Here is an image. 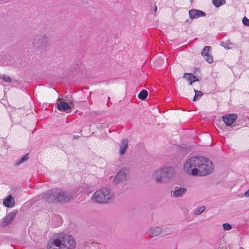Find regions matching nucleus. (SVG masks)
Listing matches in <instances>:
<instances>
[{
  "mask_svg": "<svg viewBox=\"0 0 249 249\" xmlns=\"http://www.w3.org/2000/svg\"><path fill=\"white\" fill-rule=\"evenodd\" d=\"M128 148V140L126 139H124L122 141L120 145L119 154L121 155H124Z\"/></svg>",
  "mask_w": 249,
  "mask_h": 249,
  "instance_id": "18",
  "label": "nucleus"
},
{
  "mask_svg": "<svg viewBox=\"0 0 249 249\" xmlns=\"http://www.w3.org/2000/svg\"><path fill=\"white\" fill-rule=\"evenodd\" d=\"M39 196L48 202L55 201L66 202L72 199L71 194L58 189L49 190L46 193L42 194Z\"/></svg>",
  "mask_w": 249,
  "mask_h": 249,
  "instance_id": "1",
  "label": "nucleus"
},
{
  "mask_svg": "<svg viewBox=\"0 0 249 249\" xmlns=\"http://www.w3.org/2000/svg\"><path fill=\"white\" fill-rule=\"evenodd\" d=\"M147 95V91L145 89H143L138 94V97L142 100H144L146 98Z\"/></svg>",
  "mask_w": 249,
  "mask_h": 249,
  "instance_id": "21",
  "label": "nucleus"
},
{
  "mask_svg": "<svg viewBox=\"0 0 249 249\" xmlns=\"http://www.w3.org/2000/svg\"><path fill=\"white\" fill-rule=\"evenodd\" d=\"M16 215V213L14 212L10 213L6 216H5L2 220L1 226L5 227L9 224L12 221L14 220Z\"/></svg>",
  "mask_w": 249,
  "mask_h": 249,
  "instance_id": "14",
  "label": "nucleus"
},
{
  "mask_svg": "<svg viewBox=\"0 0 249 249\" xmlns=\"http://www.w3.org/2000/svg\"><path fill=\"white\" fill-rule=\"evenodd\" d=\"M245 196L247 197H249V189L245 193Z\"/></svg>",
  "mask_w": 249,
  "mask_h": 249,
  "instance_id": "32",
  "label": "nucleus"
},
{
  "mask_svg": "<svg viewBox=\"0 0 249 249\" xmlns=\"http://www.w3.org/2000/svg\"><path fill=\"white\" fill-rule=\"evenodd\" d=\"M114 197L111 190L105 188L96 191L92 195L91 200L96 203H106L113 200Z\"/></svg>",
  "mask_w": 249,
  "mask_h": 249,
  "instance_id": "2",
  "label": "nucleus"
},
{
  "mask_svg": "<svg viewBox=\"0 0 249 249\" xmlns=\"http://www.w3.org/2000/svg\"><path fill=\"white\" fill-rule=\"evenodd\" d=\"M243 24L246 26H249V19L244 17L242 19Z\"/></svg>",
  "mask_w": 249,
  "mask_h": 249,
  "instance_id": "30",
  "label": "nucleus"
},
{
  "mask_svg": "<svg viewBox=\"0 0 249 249\" xmlns=\"http://www.w3.org/2000/svg\"><path fill=\"white\" fill-rule=\"evenodd\" d=\"M75 241L71 235L65 234L63 236V249H74Z\"/></svg>",
  "mask_w": 249,
  "mask_h": 249,
  "instance_id": "6",
  "label": "nucleus"
},
{
  "mask_svg": "<svg viewBox=\"0 0 249 249\" xmlns=\"http://www.w3.org/2000/svg\"><path fill=\"white\" fill-rule=\"evenodd\" d=\"M192 77V81H191V82L190 83V85H192V83L194 82L198 81V79L196 76H195L193 74V76Z\"/></svg>",
  "mask_w": 249,
  "mask_h": 249,
  "instance_id": "31",
  "label": "nucleus"
},
{
  "mask_svg": "<svg viewBox=\"0 0 249 249\" xmlns=\"http://www.w3.org/2000/svg\"><path fill=\"white\" fill-rule=\"evenodd\" d=\"M189 17L191 18H197L206 16L205 13L202 11L197 9H191L189 11Z\"/></svg>",
  "mask_w": 249,
  "mask_h": 249,
  "instance_id": "12",
  "label": "nucleus"
},
{
  "mask_svg": "<svg viewBox=\"0 0 249 249\" xmlns=\"http://www.w3.org/2000/svg\"><path fill=\"white\" fill-rule=\"evenodd\" d=\"M194 91L195 92V95L194 97L193 101H195L197 100L198 98H200L202 96L203 93L201 91H197L196 89H195Z\"/></svg>",
  "mask_w": 249,
  "mask_h": 249,
  "instance_id": "24",
  "label": "nucleus"
},
{
  "mask_svg": "<svg viewBox=\"0 0 249 249\" xmlns=\"http://www.w3.org/2000/svg\"><path fill=\"white\" fill-rule=\"evenodd\" d=\"M193 76V74L191 73H186L184 74V76L183 77L184 78H185L186 79H187V80H188V81L190 82V83L191 82V81H192V77Z\"/></svg>",
  "mask_w": 249,
  "mask_h": 249,
  "instance_id": "28",
  "label": "nucleus"
},
{
  "mask_svg": "<svg viewBox=\"0 0 249 249\" xmlns=\"http://www.w3.org/2000/svg\"><path fill=\"white\" fill-rule=\"evenodd\" d=\"M157 9H158L157 6L156 5L155 6L154 10L155 13H156L157 12Z\"/></svg>",
  "mask_w": 249,
  "mask_h": 249,
  "instance_id": "33",
  "label": "nucleus"
},
{
  "mask_svg": "<svg viewBox=\"0 0 249 249\" xmlns=\"http://www.w3.org/2000/svg\"><path fill=\"white\" fill-rule=\"evenodd\" d=\"M162 233L163 235H167L173 234V231L171 227H170L169 228H167L162 230Z\"/></svg>",
  "mask_w": 249,
  "mask_h": 249,
  "instance_id": "23",
  "label": "nucleus"
},
{
  "mask_svg": "<svg viewBox=\"0 0 249 249\" xmlns=\"http://www.w3.org/2000/svg\"><path fill=\"white\" fill-rule=\"evenodd\" d=\"M237 116L235 114H228L223 117V121L228 126L231 125L237 119Z\"/></svg>",
  "mask_w": 249,
  "mask_h": 249,
  "instance_id": "10",
  "label": "nucleus"
},
{
  "mask_svg": "<svg viewBox=\"0 0 249 249\" xmlns=\"http://www.w3.org/2000/svg\"><path fill=\"white\" fill-rule=\"evenodd\" d=\"M202 157L197 156L193 157L189 159L184 163V171L189 174L193 176L198 175V168L200 163H202Z\"/></svg>",
  "mask_w": 249,
  "mask_h": 249,
  "instance_id": "3",
  "label": "nucleus"
},
{
  "mask_svg": "<svg viewBox=\"0 0 249 249\" xmlns=\"http://www.w3.org/2000/svg\"><path fill=\"white\" fill-rule=\"evenodd\" d=\"M164 173L162 168L157 170L153 174V178L157 182H165V179L164 178Z\"/></svg>",
  "mask_w": 249,
  "mask_h": 249,
  "instance_id": "11",
  "label": "nucleus"
},
{
  "mask_svg": "<svg viewBox=\"0 0 249 249\" xmlns=\"http://www.w3.org/2000/svg\"><path fill=\"white\" fill-rule=\"evenodd\" d=\"M222 226L224 230L229 231L232 228L231 226L228 223L223 224Z\"/></svg>",
  "mask_w": 249,
  "mask_h": 249,
  "instance_id": "29",
  "label": "nucleus"
},
{
  "mask_svg": "<svg viewBox=\"0 0 249 249\" xmlns=\"http://www.w3.org/2000/svg\"><path fill=\"white\" fill-rule=\"evenodd\" d=\"M127 170L125 168H122L114 178L113 181L114 184H118L126 180Z\"/></svg>",
  "mask_w": 249,
  "mask_h": 249,
  "instance_id": "7",
  "label": "nucleus"
},
{
  "mask_svg": "<svg viewBox=\"0 0 249 249\" xmlns=\"http://www.w3.org/2000/svg\"><path fill=\"white\" fill-rule=\"evenodd\" d=\"M163 173H164V178H165V181L167 179L171 178L175 173L174 169L172 167H166L162 168Z\"/></svg>",
  "mask_w": 249,
  "mask_h": 249,
  "instance_id": "13",
  "label": "nucleus"
},
{
  "mask_svg": "<svg viewBox=\"0 0 249 249\" xmlns=\"http://www.w3.org/2000/svg\"><path fill=\"white\" fill-rule=\"evenodd\" d=\"M202 163H200L198 168V175L203 176L209 174L213 170V163L208 159L204 157L202 159Z\"/></svg>",
  "mask_w": 249,
  "mask_h": 249,
  "instance_id": "4",
  "label": "nucleus"
},
{
  "mask_svg": "<svg viewBox=\"0 0 249 249\" xmlns=\"http://www.w3.org/2000/svg\"><path fill=\"white\" fill-rule=\"evenodd\" d=\"M50 241L52 242L53 246L56 247H58V249H62L63 244V236L61 235L59 237H56L52 239H50Z\"/></svg>",
  "mask_w": 249,
  "mask_h": 249,
  "instance_id": "16",
  "label": "nucleus"
},
{
  "mask_svg": "<svg viewBox=\"0 0 249 249\" xmlns=\"http://www.w3.org/2000/svg\"><path fill=\"white\" fill-rule=\"evenodd\" d=\"M3 205L8 208L13 207L15 205V201L11 195L8 196L3 201Z\"/></svg>",
  "mask_w": 249,
  "mask_h": 249,
  "instance_id": "17",
  "label": "nucleus"
},
{
  "mask_svg": "<svg viewBox=\"0 0 249 249\" xmlns=\"http://www.w3.org/2000/svg\"><path fill=\"white\" fill-rule=\"evenodd\" d=\"M213 4L216 7H219L225 3V0H213Z\"/></svg>",
  "mask_w": 249,
  "mask_h": 249,
  "instance_id": "22",
  "label": "nucleus"
},
{
  "mask_svg": "<svg viewBox=\"0 0 249 249\" xmlns=\"http://www.w3.org/2000/svg\"><path fill=\"white\" fill-rule=\"evenodd\" d=\"M162 230L160 227L154 226L151 227L147 231V233L152 237H156L160 235L162 233Z\"/></svg>",
  "mask_w": 249,
  "mask_h": 249,
  "instance_id": "15",
  "label": "nucleus"
},
{
  "mask_svg": "<svg viewBox=\"0 0 249 249\" xmlns=\"http://www.w3.org/2000/svg\"><path fill=\"white\" fill-rule=\"evenodd\" d=\"M78 137H79L78 136H74L73 138L74 139H77L78 138Z\"/></svg>",
  "mask_w": 249,
  "mask_h": 249,
  "instance_id": "34",
  "label": "nucleus"
},
{
  "mask_svg": "<svg viewBox=\"0 0 249 249\" xmlns=\"http://www.w3.org/2000/svg\"><path fill=\"white\" fill-rule=\"evenodd\" d=\"M186 192V189L183 187L176 186L173 192V196L175 197H178L182 196Z\"/></svg>",
  "mask_w": 249,
  "mask_h": 249,
  "instance_id": "19",
  "label": "nucleus"
},
{
  "mask_svg": "<svg viewBox=\"0 0 249 249\" xmlns=\"http://www.w3.org/2000/svg\"><path fill=\"white\" fill-rule=\"evenodd\" d=\"M211 49V47L210 46H207L204 47L201 52V55L204 57L205 60L210 64L213 62V56L209 54Z\"/></svg>",
  "mask_w": 249,
  "mask_h": 249,
  "instance_id": "9",
  "label": "nucleus"
},
{
  "mask_svg": "<svg viewBox=\"0 0 249 249\" xmlns=\"http://www.w3.org/2000/svg\"><path fill=\"white\" fill-rule=\"evenodd\" d=\"M0 78L2 79L3 81L8 83L11 82L12 81L11 78L9 76L6 75H0Z\"/></svg>",
  "mask_w": 249,
  "mask_h": 249,
  "instance_id": "26",
  "label": "nucleus"
},
{
  "mask_svg": "<svg viewBox=\"0 0 249 249\" xmlns=\"http://www.w3.org/2000/svg\"><path fill=\"white\" fill-rule=\"evenodd\" d=\"M29 159V154H26L25 155H24L22 158L18 159L17 160L15 164V165L16 166H18L21 163H23L24 161L27 160Z\"/></svg>",
  "mask_w": 249,
  "mask_h": 249,
  "instance_id": "20",
  "label": "nucleus"
},
{
  "mask_svg": "<svg viewBox=\"0 0 249 249\" xmlns=\"http://www.w3.org/2000/svg\"><path fill=\"white\" fill-rule=\"evenodd\" d=\"M57 109L60 111L68 113L71 108V103H68L64 101H60L57 103Z\"/></svg>",
  "mask_w": 249,
  "mask_h": 249,
  "instance_id": "8",
  "label": "nucleus"
},
{
  "mask_svg": "<svg viewBox=\"0 0 249 249\" xmlns=\"http://www.w3.org/2000/svg\"><path fill=\"white\" fill-rule=\"evenodd\" d=\"M48 38L45 35H38L35 36L32 40V43L36 47L43 48L48 44Z\"/></svg>",
  "mask_w": 249,
  "mask_h": 249,
  "instance_id": "5",
  "label": "nucleus"
},
{
  "mask_svg": "<svg viewBox=\"0 0 249 249\" xmlns=\"http://www.w3.org/2000/svg\"><path fill=\"white\" fill-rule=\"evenodd\" d=\"M205 208L204 206L198 208L196 210L195 212V214L196 215L199 214L201 213L205 210Z\"/></svg>",
  "mask_w": 249,
  "mask_h": 249,
  "instance_id": "27",
  "label": "nucleus"
},
{
  "mask_svg": "<svg viewBox=\"0 0 249 249\" xmlns=\"http://www.w3.org/2000/svg\"><path fill=\"white\" fill-rule=\"evenodd\" d=\"M231 45V43L230 40H227L225 41L221 42V45L225 48H230L229 46Z\"/></svg>",
  "mask_w": 249,
  "mask_h": 249,
  "instance_id": "25",
  "label": "nucleus"
}]
</instances>
